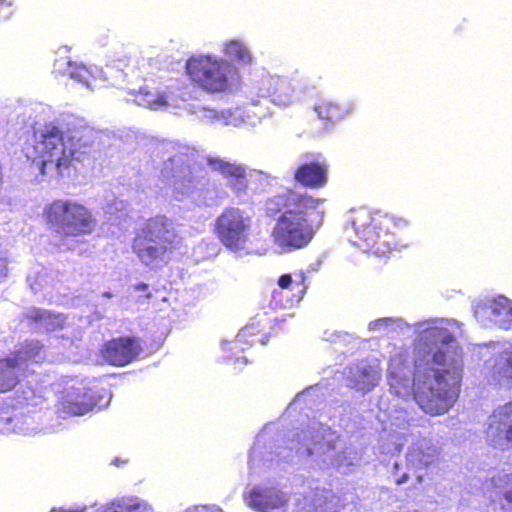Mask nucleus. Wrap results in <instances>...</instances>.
<instances>
[{"label":"nucleus","instance_id":"39","mask_svg":"<svg viewBox=\"0 0 512 512\" xmlns=\"http://www.w3.org/2000/svg\"><path fill=\"white\" fill-rule=\"evenodd\" d=\"M315 391V388L314 387H310L308 388L307 390L303 391L302 393H299L293 403L291 404L292 406H300L301 404H305L306 406H308V403H307V398L308 396H310L312 394V392Z\"/></svg>","mask_w":512,"mask_h":512},{"label":"nucleus","instance_id":"28","mask_svg":"<svg viewBox=\"0 0 512 512\" xmlns=\"http://www.w3.org/2000/svg\"><path fill=\"white\" fill-rule=\"evenodd\" d=\"M490 487L493 488V492L489 494V497L495 501L494 497L503 496L502 508L507 512H512V476L498 473L486 483L487 491Z\"/></svg>","mask_w":512,"mask_h":512},{"label":"nucleus","instance_id":"13","mask_svg":"<svg viewBox=\"0 0 512 512\" xmlns=\"http://www.w3.org/2000/svg\"><path fill=\"white\" fill-rule=\"evenodd\" d=\"M299 82L277 75L263 74L255 80L250 90V99L254 105L259 101L255 99H268L279 107H286L299 99Z\"/></svg>","mask_w":512,"mask_h":512},{"label":"nucleus","instance_id":"25","mask_svg":"<svg viewBox=\"0 0 512 512\" xmlns=\"http://www.w3.org/2000/svg\"><path fill=\"white\" fill-rule=\"evenodd\" d=\"M436 455L437 448L432 444L431 440L427 438L419 439L408 450L405 469L413 468L420 470L431 464Z\"/></svg>","mask_w":512,"mask_h":512},{"label":"nucleus","instance_id":"5","mask_svg":"<svg viewBox=\"0 0 512 512\" xmlns=\"http://www.w3.org/2000/svg\"><path fill=\"white\" fill-rule=\"evenodd\" d=\"M323 202V199L293 191L266 202L269 216L280 214L271 231L278 253H290L305 248L311 242L324 216V211L318 209Z\"/></svg>","mask_w":512,"mask_h":512},{"label":"nucleus","instance_id":"45","mask_svg":"<svg viewBox=\"0 0 512 512\" xmlns=\"http://www.w3.org/2000/svg\"><path fill=\"white\" fill-rule=\"evenodd\" d=\"M112 297V294L110 292H105L102 295L103 299H110Z\"/></svg>","mask_w":512,"mask_h":512},{"label":"nucleus","instance_id":"46","mask_svg":"<svg viewBox=\"0 0 512 512\" xmlns=\"http://www.w3.org/2000/svg\"><path fill=\"white\" fill-rule=\"evenodd\" d=\"M267 341H268V335H264V336L262 337V339L260 340V342H261V344H262V345H265V344L267 343Z\"/></svg>","mask_w":512,"mask_h":512},{"label":"nucleus","instance_id":"38","mask_svg":"<svg viewBox=\"0 0 512 512\" xmlns=\"http://www.w3.org/2000/svg\"><path fill=\"white\" fill-rule=\"evenodd\" d=\"M183 512H223L222 509L215 505H196L185 509Z\"/></svg>","mask_w":512,"mask_h":512},{"label":"nucleus","instance_id":"19","mask_svg":"<svg viewBox=\"0 0 512 512\" xmlns=\"http://www.w3.org/2000/svg\"><path fill=\"white\" fill-rule=\"evenodd\" d=\"M347 385L357 391L369 392L374 389L382 377V369L377 359L362 360L345 370Z\"/></svg>","mask_w":512,"mask_h":512},{"label":"nucleus","instance_id":"8","mask_svg":"<svg viewBox=\"0 0 512 512\" xmlns=\"http://www.w3.org/2000/svg\"><path fill=\"white\" fill-rule=\"evenodd\" d=\"M407 225L408 222L403 218L382 213L373 214L360 209L352 217V226L358 238L353 243L364 251L384 256L397 246L394 240L395 230Z\"/></svg>","mask_w":512,"mask_h":512},{"label":"nucleus","instance_id":"29","mask_svg":"<svg viewBox=\"0 0 512 512\" xmlns=\"http://www.w3.org/2000/svg\"><path fill=\"white\" fill-rule=\"evenodd\" d=\"M219 119L220 125L234 127H254L260 121V117L241 107L220 110Z\"/></svg>","mask_w":512,"mask_h":512},{"label":"nucleus","instance_id":"16","mask_svg":"<svg viewBox=\"0 0 512 512\" xmlns=\"http://www.w3.org/2000/svg\"><path fill=\"white\" fill-rule=\"evenodd\" d=\"M474 316L483 327L512 330V300L504 295L486 297L473 306Z\"/></svg>","mask_w":512,"mask_h":512},{"label":"nucleus","instance_id":"34","mask_svg":"<svg viewBox=\"0 0 512 512\" xmlns=\"http://www.w3.org/2000/svg\"><path fill=\"white\" fill-rule=\"evenodd\" d=\"M189 112L204 124H220V111L199 104L190 105Z\"/></svg>","mask_w":512,"mask_h":512},{"label":"nucleus","instance_id":"26","mask_svg":"<svg viewBox=\"0 0 512 512\" xmlns=\"http://www.w3.org/2000/svg\"><path fill=\"white\" fill-rule=\"evenodd\" d=\"M93 512H154V509L140 497L123 496L95 507Z\"/></svg>","mask_w":512,"mask_h":512},{"label":"nucleus","instance_id":"32","mask_svg":"<svg viewBox=\"0 0 512 512\" xmlns=\"http://www.w3.org/2000/svg\"><path fill=\"white\" fill-rule=\"evenodd\" d=\"M224 52L229 58L243 65L251 64L253 60L249 48L240 40H231L227 42L225 44Z\"/></svg>","mask_w":512,"mask_h":512},{"label":"nucleus","instance_id":"43","mask_svg":"<svg viewBox=\"0 0 512 512\" xmlns=\"http://www.w3.org/2000/svg\"><path fill=\"white\" fill-rule=\"evenodd\" d=\"M135 290L146 292L148 290V285L146 283H139L135 286Z\"/></svg>","mask_w":512,"mask_h":512},{"label":"nucleus","instance_id":"35","mask_svg":"<svg viewBox=\"0 0 512 512\" xmlns=\"http://www.w3.org/2000/svg\"><path fill=\"white\" fill-rule=\"evenodd\" d=\"M389 317L379 318L368 324V330L377 336H386Z\"/></svg>","mask_w":512,"mask_h":512},{"label":"nucleus","instance_id":"10","mask_svg":"<svg viewBox=\"0 0 512 512\" xmlns=\"http://www.w3.org/2000/svg\"><path fill=\"white\" fill-rule=\"evenodd\" d=\"M253 227V215L239 207H226L217 216L214 232L220 243L233 253L247 250Z\"/></svg>","mask_w":512,"mask_h":512},{"label":"nucleus","instance_id":"30","mask_svg":"<svg viewBox=\"0 0 512 512\" xmlns=\"http://www.w3.org/2000/svg\"><path fill=\"white\" fill-rule=\"evenodd\" d=\"M314 110L319 118L323 120L339 121L353 112L354 105L353 103L339 104L332 100L324 99L315 105Z\"/></svg>","mask_w":512,"mask_h":512},{"label":"nucleus","instance_id":"11","mask_svg":"<svg viewBox=\"0 0 512 512\" xmlns=\"http://www.w3.org/2000/svg\"><path fill=\"white\" fill-rule=\"evenodd\" d=\"M47 221L69 236L90 234L95 227L91 212L73 200H56L46 209Z\"/></svg>","mask_w":512,"mask_h":512},{"label":"nucleus","instance_id":"4","mask_svg":"<svg viewBox=\"0 0 512 512\" xmlns=\"http://www.w3.org/2000/svg\"><path fill=\"white\" fill-rule=\"evenodd\" d=\"M34 150L42 174L53 170L63 175L76 162H82L91 151L93 129L84 119L66 114L34 131Z\"/></svg>","mask_w":512,"mask_h":512},{"label":"nucleus","instance_id":"20","mask_svg":"<svg viewBox=\"0 0 512 512\" xmlns=\"http://www.w3.org/2000/svg\"><path fill=\"white\" fill-rule=\"evenodd\" d=\"M328 164L321 155H305L294 178L308 188H321L328 180Z\"/></svg>","mask_w":512,"mask_h":512},{"label":"nucleus","instance_id":"2","mask_svg":"<svg viewBox=\"0 0 512 512\" xmlns=\"http://www.w3.org/2000/svg\"><path fill=\"white\" fill-rule=\"evenodd\" d=\"M272 431L273 427L267 425L256 437L248 462L252 473L261 474L294 457L313 468H334L343 474L359 463L358 451L343 446L336 432L319 421L312 420L306 429L292 431L285 447L278 444L279 440L271 442Z\"/></svg>","mask_w":512,"mask_h":512},{"label":"nucleus","instance_id":"44","mask_svg":"<svg viewBox=\"0 0 512 512\" xmlns=\"http://www.w3.org/2000/svg\"><path fill=\"white\" fill-rule=\"evenodd\" d=\"M6 271H7V269H6L5 265L2 262H0V278L6 276Z\"/></svg>","mask_w":512,"mask_h":512},{"label":"nucleus","instance_id":"33","mask_svg":"<svg viewBox=\"0 0 512 512\" xmlns=\"http://www.w3.org/2000/svg\"><path fill=\"white\" fill-rule=\"evenodd\" d=\"M414 325H410L404 319L399 317H389V325L387 328L386 337L389 339H405L410 337L411 332L414 331ZM415 334V332H413Z\"/></svg>","mask_w":512,"mask_h":512},{"label":"nucleus","instance_id":"17","mask_svg":"<svg viewBox=\"0 0 512 512\" xmlns=\"http://www.w3.org/2000/svg\"><path fill=\"white\" fill-rule=\"evenodd\" d=\"M207 163L213 171L226 179L227 186L237 198L243 200L247 196L248 177H253V172L248 171L246 166L219 157H209Z\"/></svg>","mask_w":512,"mask_h":512},{"label":"nucleus","instance_id":"41","mask_svg":"<svg viewBox=\"0 0 512 512\" xmlns=\"http://www.w3.org/2000/svg\"><path fill=\"white\" fill-rule=\"evenodd\" d=\"M278 285L283 288V289H287L289 288L291 285H293V278H292V274H283L279 277L278 279Z\"/></svg>","mask_w":512,"mask_h":512},{"label":"nucleus","instance_id":"37","mask_svg":"<svg viewBox=\"0 0 512 512\" xmlns=\"http://www.w3.org/2000/svg\"><path fill=\"white\" fill-rule=\"evenodd\" d=\"M402 470H404V467L398 462H395L393 465V474L395 476V482L398 485L405 483L408 479V473L406 471H403V473L400 476H397V474L400 473Z\"/></svg>","mask_w":512,"mask_h":512},{"label":"nucleus","instance_id":"23","mask_svg":"<svg viewBox=\"0 0 512 512\" xmlns=\"http://www.w3.org/2000/svg\"><path fill=\"white\" fill-rule=\"evenodd\" d=\"M116 69L122 71L125 74L124 81L121 86H117L121 89H127L128 95L130 98H127V101H133L138 106H142L151 110H160L166 108L168 106V98L165 92H160L157 89H149L146 87H140L138 91L125 87L124 83L126 81L127 73L120 68V65L114 66Z\"/></svg>","mask_w":512,"mask_h":512},{"label":"nucleus","instance_id":"51","mask_svg":"<svg viewBox=\"0 0 512 512\" xmlns=\"http://www.w3.org/2000/svg\"><path fill=\"white\" fill-rule=\"evenodd\" d=\"M254 173H255L256 175H262V172H260V171H258V172H255V171H254Z\"/></svg>","mask_w":512,"mask_h":512},{"label":"nucleus","instance_id":"12","mask_svg":"<svg viewBox=\"0 0 512 512\" xmlns=\"http://www.w3.org/2000/svg\"><path fill=\"white\" fill-rule=\"evenodd\" d=\"M45 359L43 346L37 340L25 342L21 348L9 357L0 360V392L13 389L31 364Z\"/></svg>","mask_w":512,"mask_h":512},{"label":"nucleus","instance_id":"42","mask_svg":"<svg viewBox=\"0 0 512 512\" xmlns=\"http://www.w3.org/2000/svg\"><path fill=\"white\" fill-rule=\"evenodd\" d=\"M87 507L85 505L83 506H76L75 508L71 509H52L51 512H86Z\"/></svg>","mask_w":512,"mask_h":512},{"label":"nucleus","instance_id":"31","mask_svg":"<svg viewBox=\"0 0 512 512\" xmlns=\"http://www.w3.org/2000/svg\"><path fill=\"white\" fill-rule=\"evenodd\" d=\"M259 332L258 326L255 324L246 325L242 328L232 343L226 341L222 342V347L225 352L233 349L244 351L246 347L253 345L256 342V336Z\"/></svg>","mask_w":512,"mask_h":512},{"label":"nucleus","instance_id":"49","mask_svg":"<svg viewBox=\"0 0 512 512\" xmlns=\"http://www.w3.org/2000/svg\"><path fill=\"white\" fill-rule=\"evenodd\" d=\"M118 462H119V459L118 458H115L114 461H113V464L114 465H118Z\"/></svg>","mask_w":512,"mask_h":512},{"label":"nucleus","instance_id":"50","mask_svg":"<svg viewBox=\"0 0 512 512\" xmlns=\"http://www.w3.org/2000/svg\"><path fill=\"white\" fill-rule=\"evenodd\" d=\"M417 478H418V480H419V481H421V479H422V475H420V474H419V475H417Z\"/></svg>","mask_w":512,"mask_h":512},{"label":"nucleus","instance_id":"6","mask_svg":"<svg viewBox=\"0 0 512 512\" xmlns=\"http://www.w3.org/2000/svg\"><path fill=\"white\" fill-rule=\"evenodd\" d=\"M243 497L258 512H340L339 497L325 489L288 495L277 486L258 484L247 487Z\"/></svg>","mask_w":512,"mask_h":512},{"label":"nucleus","instance_id":"7","mask_svg":"<svg viewBox=\"0 0 512 512\" xmlns=\"http://www.w3.org/2000/svg\"><path fill=\"white\" fill-rule=\"evenodd\" d=\"M180 242L173 222L165 216H156L147 221L132 247L143 265L156 270L168 264Z\"/></svg>","mask_w":512,"mask_h":512},{"label":"nucleus","instance_id":"21","mask_svg":"<svg viewBox=\"0 0 512 512\" xmlns=\"http://www.w3.org/2000/svg\"><path fill=\"white\" fill-rule=\"evenodd\" d=\"M96 406H102L96 399V392L86 387H72L63 396L59 411L65 415L81 416Z\"/></svg>","mask_w":512,"mask_h":512},{"label":"nucleus","instance_id":"27","mask_svg":"<svg viewBox=\"0 0 512 512\" xmlns=\"http://www.w3.org/2000/svg\"><path fill=\"white\" fill-rule=\"evenodd\" d=\"M25 317L34 325L37 331H55L64 329L65 318L62 314H55L39 308H29L24 313Z\"/></svg>","mask_w":512,"mask_h":512},{"label":"nucleus","instance_id":"9","mask_svg":"<svg viewBox=\"0 0 512 512\" xmlns=\"http://www.w3.org/2000/svg\"><path fill=\"white\" fill-rule=\"evenodd\" d=\"M190 78L209 92H226L237 85L239 74L228 61L211 55L191 57L186 63Z\"/></svg>","mask_w":512,"mask_h":512},{"label":"nucleus","instance_id":"15","mask_svg":"<svg viewBox=\"0 0 512 512\" xmlns=\"http://www.w3.org/2000/svg\"><path fill=\"white\" fill-rule=\"evenodd\" d=\"M54 72L57 74L68 75L71 79L83 84L85 87L93 89L94 82L104 77L112 86H121L125 74L114 66L107 65L105 69L97 66L87 67L82 64L72 62L70 59L58 58L54 62Z\"/></svg>","mask_w":512,"mask_h":512},{"label":"nucleus","instance_id":"40","mask_svg":"<svg viewBox=\"0 0 512 512\" xmlns=\"http://www.w3.org/2000/svg\"><path fill=\"white\" fill-rule=\"evenodd\" d=\"M292 278H293V285L303 286V289L301 290V292L304 293L307 288V286L305 285L306 275H305L304 271L300 270V271L294 272L292 274Z\"/></svg>","mask_w":512,"mask_h":512},{"label":"nucleus","instance_id":"18","mask_svg":"<svg viewBox=\"0 0 512 512\" xmlns=\"http://www.w3.org/2000/svg\"><path fill=\"white\" fill-rule=\"evenodd\" d=\"M486 439L495 448L512 443V402L497 408L488 418Z\"/></svg>","mask_w":512,"mask_h":512},{"label":"nucleus","instance_id":"47","mask_svg":"<svg viewBox=\"0 0 512 512\" xmlns=\"http://www.w3.org/2000/svg\"><path fill=\"white\" fill-rule=\"evenodd\" d=\"M242 360L243 363H246V359L244 357H236V362H240Z\"/></svg>","mask_w":512,"mask_h":512},{"label":"nucleus","instance_id":"48","mask_svg":"<svg viewBox=\"0 0 512 512\" xmlns=\"http://www.w3.org/2000/svg\"><path fill=\"white\" fill-rule=\"evenodd\" d=\"M31 288H32V290H34L35 292L38 290V288H37L35 285H33V284H31Z\"/></svg>","mask_w":512,"mask_h":512},{"label":"nucleus","instance_id":"1","mask_svg":"<svg viewBox=\"0 0 512 512\" xmlns=\"http://www.w3.org/2000/svg\"><path fill=\"white\" fill-rule=\"evenodd\" d=\"M456 323L449 319L433 318L415 323L414 372L406 350L390 358L387 380L390 392L397 399L386 411L382 423L389 430L392 448L400 452L402 438L419 419L411 416L407 402L414 400L427 414L446 413L456 402L463 372V353L454 336ZM407 441V439H405Z\"/></svg>","mask_w":512,"mask_h":512},{"label":"nucleus","instance_id":"14","mask_svg":"<svg viewBox=\"0 0 512 512\" xmlns=\"http://www.w3.org/2000/svg\"><path fill=\"white\" fill-rule=\"evenodd\" d=\"M43 398L37 395L31 387H26L21 392L17 391L16 396L12 399L9 406L13 409L14 413L9 415H2L0 417V430L7 432H14L24 435H34L40 431L34 426V418L22 412L17 413V410L26 408L27 413L32 412L31 408L42 405Z\"/></svg>","mask_w":512,"mask_h":512},{"label":"nucleus","instance_id":"22","mask_svg":"<svg viewBox=\"0 0 512 512\" xmlns=\"http://www.w3.org/2000/svg\"><path fill=\"white\" fill-rule=\"evenodd\" d=\"M141 347L134 337H119L105 344L102 356L111 365L124 366L132 362L140 353Z\"/></svg>","mask_w":512,"mask_h":512},{"label":"nucleus","instance_id":"3","mask_svg":"<svg viewBox=\"0 0 512 512\" xmlns=\"http://www.w3.org/2000/svg\"><path fill=\"white\" fill-rule=\"evenodd\" d=\"M161 176L170 181L173 197L197 207H212L221 202L225 192L211 180L199 163V151L187 144L168 142L161 145Z\"/></svg>","mask_w":512,"mask_h":512},{"label":"nucleus","instance_id":"24","mask_svg":"<svg viewBox=\"0 0 512 512\" xmlns=\"http://www.w3.org/2000/svg\"><path fill=\"white\" fill-rule=\"evenodd\" d=\"M494 380L501 385L512 386V345L495 352V356L485 362Z\"/></svg>","mask_w":512,"mask_h":512},{"label":"nucleus","instance_id":"36","mask_svg":"<svg viewBox=\"0 0 512 512\" xmlns=\"http://www.w3.org/2000/svg\"><path fill=\"white\" fill-rule=\"evenodd\" d=\"M14 0H0V20H7L13 14Z\"/></svg>","mask_w":512,"mask_h":512}]
</instances>
